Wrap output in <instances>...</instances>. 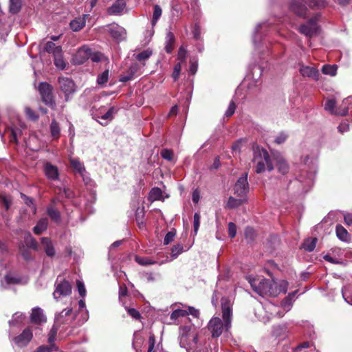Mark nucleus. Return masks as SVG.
Returning a JSON list of instances; mask_svg holds the SVG:
<instances>
[{"label":"nucleus","mask_w":352,"mask_h":352,"mask_svg":"<svg viewBox=\"0 0 352 352\" xmlns=\"http://www.w3.org/2000/svg\"><path fill=\"white\" fill-rule=\"evenodd\" d=\"M249 283L252 289L260 296H277L280 294L278 283L274 280L266 278L250 279Z\"/></svg>","instance_id":"1"},{"label":"nucleus","mask_w":352,"mask_h":352,"mask_svg":"<svg viewBox=\"0 0 352 352\" xmlns=\"http://www.w3.org/2000/svg\"><path fill=\"white\" fill-rule=\"evenodd\" d=\"M180 344L188 351L199 352L201 351V344L198 343V334L188 326L182 328Z\"/></svg>","instance_id":"2"},{"label":"nucleus","mask_w":352,"mask_h":352,"mask_svg":"<svg viewBox=\"0 0 352 352\" xmlns=\"http://www.w3.org/2000/svg\"><path fill=\"white\" fill-rule=\"evenodd\" d=\"M254 160L257 161L255 171L258 174L265 171V166L270 172L274 169L271 157L267 150L264 148L254 153Z\"/></svg>","instance_id":"3"},{"label":"nucleus","mask_w":352,"mask_h":352,"mask_svg":"<svg viewBox=\"0 0 352 352\" xmlns=\"http://www.w3.org/2000/svg\"><path fill=\"white\" fill-rule=\"evenodd\" d=\"M38 89L43 102L51 109H54L56 105L52 86L46 82H42L39 83Z\"/></svg>","instance_id":"4"},{"label":"nucleus","mask_w":352,"mask_h":352,"mask_svg":"<svg viewBox=\"0 0 352 352\" xmlns=\"http://www.w3.org/2000/svg\"><path fill=\"white\" fill-rule=\"evenodd\" d=\"M320 16V14H317L309 19L306 23L301 24L298 28V32L309 38L317 35L319 31L318 21Z\"/></svg>","instance_id":"5"},{"label":"nucleus","mask_w":352,"mask_h":352,"mask_svg":"<svg viewBox=\"0 0 352 352\" xmlns=\"http://www.w3.org/2000/svg\"><path fill=\"white\" fill-rule=\"evenodd\" d=\"M58 83L60 90L64 94L65 100L69 101L70 96L76 91V85L74 82L67 77H59Z\"/></svg>","instance_id":"6"},{"label":"nucleus","mask_w":352,"mask_h":352,"mask_svg":"<svg viewBox=\"0 0 352 352\" xmlns=\"http://www.w3.org/2000/svg\"><path fill=\"white\" fill-rule=\"evenodd\" d=\"M72 285L68 280L65 279L59 280L58 278L55 283V290L53 293L54 298L57 300L60 297L69 296L72 294Z\"/></svg>","instance_id":"7"},{"label":"nucleus","mask_w":352,"mask_h":352,"mask_svg":"<svg viewBox=\"0 0 352 352\" xmlns=\"http://www.w3.org/2000/svg\"><path fill=\"white\" fill-rule=\"evenodd\" d=\"M248 192V173H245L236 181L234 186V193L238 197L245 198Z\"/></svg>","instance_id":"8"},{"label":"nucleus","mask_w":352,"mask_h":352,"mask_svg":"<svg viewBox=\"0 0 352 352\" xmlns=\"http://www.w3.org/2000/svg\"><path fill=\"white\" fill-rule=\"evenodd\" d=\"M225 329L224 323L219 317H213L208 324V329L211 333L212 338L219 337Z\"/></svg>","instance_id":"9"},{"label":"nucleus","mask_w":352,"mask_h":352,"mask_svg":"<svg viewBox=\"0 0 352 352\" xmlns=\"http://www.w3.org/2000/svg\"><path fill=\"white\" fill-rule=\"evenodd\" d=\"M289 10L302 19L307 18L308 15L307 5L302 0H292L289 3Z\"/></svg>","instance_id":"10"},{"label":"nucleus","mask_w":352,"mask_h":352,"mask_svg":"<svg viewBox=\"0 0 352 352\" xmlns=\"http://www.w3.org/2000/svg\"><path fill=\"white\" fill-rule=\"evenodd\" d=\"M221 310L225 329L226 331H228L231 327V318L232 315V309L229 300H226L224 302H221Z\"/></svg>","instance_id":"11"},{"label":"nucleus","mask_w":352,"mask_h":352,"mask_svg":"<svg viewBox=\"0 0 352 352\" xmlns=\"http://www.w3.org/2000/svg\"><path fill=\"white\" fill-rule=\"evenodd\" d=\"M32 337L33 334L32 330L30 327H28L25 329L20 335L14 337L13 340L16 345L22 347L26 346L32 340Z\"/></svg>","instance_id":"12"},{"label":"nucleus","mask_w":352,"mask_h":352,"mask_svg":"<svg viewBox=\"0 0 352 352\" xmlns=\"http://www.w3.org/2000/svg\"><path fill=\"white\" fill-rule=\"evenodd\" d=\"M45 174L49 179L58 180L59 179V172L58 167L50 162H46L44 166Z\"/></svg>","instance_id":"13"},{"label":"nucleus","mask_w":352,"mask_h":352,"mask_svg":"<svg viewBox=\"0 0 352 352\" xmlns=\"http://www.w3.org/2000/svg\"><path fill=\"white\" fill-rule=\"evenodd\" d=\"M300 73L303 77L311 78L315 80L319 79V72L314 67L302 66L300 69Z\"/></svg>","instance_id":"14"},{"label":"nucleus","mask_w":352,"mask_h":352,"mask_svg":"<svg viewBox=\"0 0 352 352\" xmlns=\"http://www.w3.org/2000/svg\"><path fill=\"white\" fill-rule=\"evenodd\" d=\"M91 50L89 47H80L76 52L75 60L78 64H82L89 59Z\"/></svg>","instance_id":"15"},{"label":"nucleus","mask_w":352,"mask_h":352,"mask_svg":"<svg viewBox=\"0 0 352 352\" xmlns=\"http://www.w3.org/2000/svg\"><path fill=\"white\" fill-rule=\"evenodd\" d=\"M139 69V65L138 63H133L128 70L126 74L120 75L119 80L122 82H126L133 79L135 74Z\"/></svg>","instance_id":"16"},{"label":"nucleus","mask_w":352,"mask_h":352,"mask_svg":"<svg viewBox=\"0 0 352 352\" xmlns=\"http://www.w3.org/2000/svg\"><path fill=\"white\" fill-rule=\"evenodd\" d=\"M273 158L276 162V166L278 172L283 175H286L289 170V166L286 160L280 155H275Z\"/></svg>","instance_id":"17"},{"label":"nucleus","mask_w":352,"mask_h":352,"mask_svg":"<svg viewBox=\"0 0 352 352\" xmlns=\"http://www.w3.org/2000/svg\"><path fill=\"white\" fill-rule=\"evenodd\" d=\"M55 200L52 199L51 204L47 208V214L55 223H59L60 221V213L54 206Z\"/></svg>","instance_id":"18"},{"label":"nucleus","mask_w":352,"mask_h":352,"mask_svg":"<svg viewBox=\"0 0 352 352\" xmlns=\"http://www.w3.org/2000/svg\"><path fill=\"white\" fill-rule=\"evenodd\" d=\"M88 16V14H83L82 17L76 18L72 20L69 23L70 28L74 32L82 30L85 25L86 19Z\"/></svg>","instance_id":"19"},{"label":"nucleus","mask_w":352,"mask_h":352,"mask_svg":"<svg viewBox=\"0 0 352 352\" xmlns=\"http://www.w3.org/2000/svg\"><path fill=\"white\" fill-rule=\"evenodd\" d=\"M30 319L32 322L37 324H40L46 321L43 310L41 308L32 309Z\"/></svg>","instance_id":"20"},{"label":"nucleus","mask_w":352,"mask_h":352,"mask_svg":"<svg viewBox=\"0 0 352 352\" xmlns=\"http://www.w3.org/2000/svg\"><path fill=\"white\" fill-rule=\"evenodd\" d=\"M41 245L43 247L45 254L50 257L55 255V250L51 239L48 237L41 238Z\"/></svg>","instance_id":"21"},{"label":"nucleus","mask_w":352,"mask_h":352,"mask_svg":"<svg viewBox=\"0 0 352 352\" xmlns=\"http://www.w3.org/2000/svg\"><path fill=\"white\" fill-rule=\"evenodd\" d=\"M336 102L333 99L328 100L324 106V109L327 111H329L331 113L335 114V115H340V116H345L347 113V110L344 109L342 111V112L338 111L336 109Z\"/></svg>","instance_id":"22"},{"label":"nucleus","mask_w":352,"mask_h":352,"mask_svg":"<svg viewBox=\"0 0 352 352\" xmlns=\"http://www.w3.org/2000/svg\"><path fill=\"white\" fill-rule=\"evenodd\" d=\"M125 7H126L125 0H118L110 8H109L108 13L109 14H119L124 10Z\"/></svg>","instance_id":"23"},{"label":"nucleus","mask_w":352,"mask_h":352,"mask_svg":"<svg viewBox=\"0 0 352 352\" xmlns=\"http://www.w3.org/2000/svg\"><path fill=\"white\" fill-rule=\"evenodd\" d=\"M175 37L174 34L172 32H168L166 34V43H165V51L168 54H171L175 47Z\"/></svg>","instance_id":"24"},{"label":"nucleus","mask_w":352,"mask_h":352,"mask_svg":"<svg viewBox=\"0 0 352 352\" xmlns=\"http://www.w3.org/2000/svg\"><path fill=\"white\" fill-rule=\"evenodd\" d=\"M247 199L243 197L234 198L230 196L228 200V202L225 206L226 208L234 209L241 206L243 204L246 202Z\"/></svg>","instance_id":"25"},{"label":"nucleus","mask_w":352,"mask_h":352,"mask_svg":"<svg viewBox=\"0 0 352 352\" xmlns=\"http://www.w3.org/2000/svg\"><path fill=\"white\" fill-rule=\"evenodd\" d=\"M48 227V219L46 217L39 219L33 228L35 234L39 235L47 230Z\"/></svg>","instance_id":"26"},{"label":"nucleus","mask_w":352,"mask_h":352,"mask_svg":"<svg viewBox=\"0 0 352 352\" xmlns=\"http://www.w3.org/2000/svg\"><path fill=\"white\" fill-rule=\"evenodd\" d=\"M30 249V248H28V247L25 245L23 243H20L19 245V253L25 261H31L34 259V257Z\"/></svg>","instance_id":"27"},{"label":"nucleus","mask_w":352,"mask_h":352,"mask_svg":"<svg viewBox=\"0 0 352 352\" xmlns=\"http://www.w3.org/2000/svg\"><path fill=\"white\" fill-rule=\"evenodd\" d=\"M23 244L28 247V248L32 249L34 251H37L38 250V243L37 241L31 235L30 232L28 233L25 236Z\"/></svg>","instance_id":"28"},{"label":"nucleus","mask_w":352,"mask_h":352,"mask_svg":"<svg viewBox=\"0 0 352 352\" xmlns=\"http://www.w3.org/2000/svg\"><path fill=\"white\" fill-rule=\"evenodd\" d=\"M50 133L54 140H58L60 135V128L56 120H52L50 126Z\"/></svg>","instance_id":"29"},{"label":"nucleus","mask_w":352,"mask_h":352,"mask_svg":"<svg viewBox=\"0 0 352 352\" xmlns=\"http://www.w3.org/2000/svg\"><path fill=\"white\" fill-rule=\"evenodd\" d=\"M22 7L21 0H10L9 12L12 14H18Z\"/></svg>","instance_id":"30"},{"label":"nucleus","mask_w":352,"mask_h":352,"mask_svg":"<svg viewBox=\"0 0 352 352\" xmlns=\"http://www.w3.org/2000/svg\"><path fill=\"white\" fill-rule=\"evenodd\" d=\"M317 238H308L302 244V248L307 252H312L316 245Z\"/></svg>","instance_id":"31"},{"label":"nucleus","mask_w":352,"mask_h":352,"mask_svg":"<svg viewBox=\"0 0 352 352\" xmlns=\"http://www.w3.org/2000/svg\"><path fill=\"white\" fill-rule=\"evenodd\" d=\"M337 236L343 241L348 240L349 233L347 230L341 225H337L336 228Z\"/></svg>","instance_id":"32"},{"label":"nucleus","mask_w":352,"mask_h":352,"mask_svg":"<svg viewBox=\"0 0 352 352\" xmlns=\"http://www.w3.org/2000/svg\"><path fill=\"white\" fill-rule=\"evenodd\" d=\"M337 66L336 65H324L322 68V72L324 74L334 76L337 72Z\"/></svg>","instance_id":"33"},{"label":"nucleus","mask_w":352,"mask_h":352,"mask_svg":"<svg viewBox=\"0 0 352 352\" xmlns=\"http://www.w3.org/2000/svg\"><path fill=\"white\" fill-rule=\"evenodd\" d=\"M135 261L141 265H149L157 263V261L151 259L148 257H141L136 256Z\"/></svg>","instance_id":"34"},{"label":"nucleus","mask_w":352,"mask_h":352,"mask_svg":"<svg viewBox=\"0 0 352 352\" xmlns=\"http://www.w3.org/2000/svg\"><path fill=\"white\" fill-rule=\"evenodd\" d=\"M162 9L160 6L155 5L153 8V14L151 20V24L153 26L155 25L157 21L162 15Z\"/></svg>","instance_id":"35"},{"label":"nucleus","mask_w":352,"mask_h":352,"mask_svg":"<svg viewBox=\"0 0 352 352\" xmlns=\"http://www.w3.org/2000/svg\"><path fill=\"white\" fill-rule=\"evenodd\" d=\"M70 163L72 167L80 174H82V173L85 171V168L83 164L80 162L78 160L72 159L70 160Z\"/></svg>","instance_id":"36"},{"label":"nucleus","mask_w":352,"mask_h":352,"mask_svg":"<svg viewBox=\"0 0 352 352\" xmlns=\"http://www.w3.org/2000/svg\"><path fill=\"white\" fill-rule=\"evenodd\" d=\"M21 197L23 199V200L24 201L25 204L31 208V209H32L33 212L36 213V206H35V204L34 203V199L30 197H28L27 195H25L23 193H21Z\"/></svg>","instance_id":"37"},{"label":"nucleus","mask_w":352,"mask_h":352,"mask_svg":"<svg viewBox=\"0 0 352 352\" xmlns=\"http://www.w3.org/2000/svg\"><path fill=\"white\" fill-rule=\"evenodd\" d=\"M144 214H145L144 207H142V208L138 207L137 208V210L135 211V220L139 225L144 223L143 219L144 217Z\"/></svg>","instance_id":"38"},{"label":"nucleus","mask_w":352,"mask_h":352,"mask_svg":"<svg viewBox=\"0 0 352 352\" xmlns=\"http://www.w3.org/2000/svg\"><path fill=\"white\" fill-rule=\"evenodd\" d=\"M188 316L187 310L184 309H176L173 311L170 314L171 320H177L179 318L186 317Z\"/></svg>","instance_id":"39"},{"label":"nucleus","mask_w":352,"mask_h":352,"mask_svg":"<svg viewBox=\"0 0 352 352\" xmlns=\"http://www.w3.org/2000/svg\"><path fill=\"white\" fill-rule=\"evenodd\" d=\"M150 197L154 200H160L162 197V191L158 187H155L150 191Z\"/></svg>","instance_id":"40"},{"label":"nucleus","mask_w":352,"mask_h":352,"mask_svg":"<svg viewBox=\"0 0 352 352\" xmlns=\"http://www.w3.org/2000/svg\"><path fill=\"white\" fill-rule=\"evenodd\" d=\"M152 55V51L150 50H146L138 54L136 56V59L138 61H143L148 59L150 56Z\"/></svg>","instance_id":"41"},{"label":"nucleus","mask_w":352,"mask_h":352,"mask_svg":"<svg viewBox=\"0 0 352 352\" xmlns=\"http://www.w3.org/2000/svg\"><path fill=\"white\" fill-rule=\"evenodd\" d=\"M109 79V70L106 69L98 76L97 82L100 85H105Z\"/></svg>","instance_id":"42"},{"label":"nucleus","mask_w":352,"mask_h":352,"mask_svg":"<svg viewBox=\"0 0 352 352\" xmlns=\"http://www.w3.org/2000/svg\"><path fill=\"white\" fill-rule=\"evenodd\" d=\"M184 251V247L182 244L174 245L171 248V257L173 258H177Z\"/></svg>","instance_id":"43"},{"label":"nucleus","mask_w":352,"mask_h":352,"mask_svg":"<svg viewBox=\"0 0 352 352\" xmlns=\"http://www.w3.org/2000/svg\"><path fill=\"white\" fill-rule=\"evenodd\" d=\"M25 113L27 116V118L32 121H36L38 119V116L36 114V113L30 107H25Z\"/></svg>","instance_id":"44"},{"label":"nucleus","mask_w":352,"mask_h":352,"mask_svg":"<svg viewBox=\"0 0 352 352\" xmlns=\"http://www.w3.org/2000/svg\"><path fill=\"white\" fill-rule=\"evenodd\" d=\"M255 230L252 227H247L245 230V237L250 241H252L255 238Z\"/></svg>","instance_id":"45"},{"label":"nucleus","mask_w":352,"mask_h":352,"mask_svg":"<svg viewBox=\"0 0 352 352\" xmlns=\"http://www.w3.org/2000/svg\"><path fill=\"white\" fill-rule=\"evenodd\" d=\"M175 234L176 230L175 229H173L172 230L169 231L164 237V245H168L170 242H172L174 240Z\"/></svg>","instance_id":"46"},{"label":"nucleus","mask_w":352,"mask_h":352,"mask_svg":"<svg viewBox=\"0 0 352 352\" xmlns=\"http://www.w3.org/2000/svg\"><path fill=\"white\" fill-rule=\"evenodd\" d=\"M0 202L4 206L6 210H8L12 204V200L5 195H0Z\"/></svg>","instance_id":"47"},{"label":"nucleus","mask_w":352,"mask_h":352,"mask_svg":"<svg viewBox=\"0 0 352 352\" xmlns=\"http://www.w3.org/2000/svg\"><path fill=\"white\" fill-rule=\"evenodd\" d=\"M187 56V51L184 46L179 48L177 54V59L181 62H185Z\"/></svg>","instance_id":"48"},{"label":"nucleus","mask_w":352,"mask_h":352,"mask_svg":"<svg viewBox=\"0 0 352 352\" xmlns=\"http://www.w3.org/2000/svg\"><path fill=\"white\" fill-rule=\"evenodd\" d=\"M200 219L201 216L199 213L196 212L194 214V221H193V229H194V234H197L199 226H200Z\"/></svg>","instance_id":"49"},{"label":"nucleus","mask_w":352,"mask_h":352,"mask_svg":"<svg viewBox=\"0 0 352 352\" xmlns=\"http://www.w3.org/2000/svg\"><path fill=\"white\" fill-rule=\"evenodd\" d=\"M236 107L235 102L233 100L230 101L228 108L225 113V116L227 118L231 117L234 113Z\"/></svg>","instance_id":"50"},{"label":"nucleus","mask_w":352,"mask_h":352,"mask_svg":"<svg viewBox=\"0 0 352 352\" xmlns=\"http://www.w3.org/2000/svg\"><path fill=\"white\" fill-rule=\"evenodd\" d=\"M181 70H182L181 63H178L175 65L174 70L172 74V77H173L174 81H177L179 79Z\"/></svg>","instance_id":"51"},{"label":"nucleus","mask_w":352,"mask_h":352,"mask_svg":"<svg viewBox=\"0 0 352 352\" xmlns=\"http://www.w3.org/2000/svg\"><path fill=\"white\" fill-rule=\"evenodd\" d=\"M161 156L165 160L171 161L173 158V153L171 150L164 148L161 151Z\"/></svg>","instance_id":"52"},{"label":"nucleus","mask_w":352,"mask_h":352,"mask_svg":"<svg viewBox=\"0 0 352 352\" xmlns=\"http://www.w3.org/2000/svg\"><path fill=\"white\" fill-rule=\"evenodd\" d=\"M54 65L61 69H64L65 67V63L63 58V56H56V57H54Z\"/></svg>","instance_id":"53"},{"label":"nucleus","mask_w":352,"mask_h":352,"mask_svg":"<svg viewBox=\"0 0 352 352\" xmlns=\"http://www.w3.org/2000/svg\"><path fill=\"white\" fill-rule=\"evenodd\" d=\"M288 138V135H287L284 132L280 133L274 139V142L277 144H280L284 143Z\"/></svg>","instance_id":"54"},{"label":"nucleus","mask_w":352,"mask_h":352,"mask_svg":"<svg viewBox=\"0 0 352 352\" xmlns=\"http://www.w3.org/2000/svg\"><path fill=\"white\" fill-rule=\"evenodd\" d=\"M127 313L130 316L135 320H140L141 318L140 313L135 308H128Z\"/></svg>","instance_id":"55"},{"label":"nucleus","mask_w":352,"mask_h":352,"mask_svg":"<svg viewBox=\"0 0 352 352\" xmlns=\"http://www.w3.org/2000/svg\"><path fill=\"white\" fill-rule=\"evenodd\" d=\"M228 234L232 239L234 238L236 234V226L232 222L228 223Z\"/></svg>","instance_id":"56"},{"label":"nucleus","mask_w":352,"mask_h":352,"mask_svg":"<svg viewBox=\"0 0 352 352\" xmlns=\"http://www.w3.org/2000/svg\"><path fill=\"white\" fill-rule=\"evenodd\" d=\"M117 110L114 107H111L103 116H101L102 119L104 120H111L113 118V114L116 113Z\"/></svg>","instance_id":"57"},{"label":"nucleus","mask_w":352,"mask_h":352,"mask_svg":"<svg viewBox=\"0 0 352 352\" xmlns=\"http://www.w3.org/2000/svg\"><path fill=\"white\" fill-rule=\"evenodd\" d=\"M77 288L79 293V295L81 297H85L86 295V289L84 285V283L80 280H78L76 281Z\"/></svg>","instance_id":"58"},{"label":"nucleus","mask_w":352,"mask_h":352,"mask_svg":"<svg viewBox=\"0 0 352 352\" xmlns=\"http://www.w3.org/2000/svg\"><path fill=\"white\" fill-rule=\"evenodd\" d=\"M155 344V336L153 334H152L148 338V352H155L154 351Z\"/></svg>","instance_id":"59"},{"label":"nucleus","mask_w":352,"mask_h":352,"mask_svg":"<svg viewBox=\"0 0 352 352\" xmlns=\"http://www.w3.org/2000/svg\"><path fill=\"white\" fill-rule=\"evenodd\" d=\"M57 334V329L53 327L50 332L49 338H48V342L51 344H54L53 342L55 340L56 336Z\"/></svg>","instance_id":"60"},{"label":"nucleus","mask_w":352,"mask_h":352,"mask_svg":"<svg viewBox=\"0 0 352 352\" xmlns=\"http://www.w3.org/2000/svg\"><path fill=\"white\" fill-rule=\"evenodd\" d=\"M54 347H55L54 344L50 346L42 345L40 346L35 352H51Z\"/></svg>","instance_id":"61"},{"label":"nucleus","mask_w":352,"mask_h":352,"mask_svg":"<svg viewBox=\"0 0 352 352\" xmlns=\"http://www.w3.org/2000/svg\"><path fill=\"white\" fill-rule=\"evenodd\" d=\"M281 306L285 309H289L290 307L292 306L290 297H285L281 302Z\"/></svg>","instance_id":"62"},{"label":"nucleus","mask_w":352,"mask_h":352,"mask_svg":"<svg viewBox=\"0 0 352 352\" xmlns=\"http://www.w3.org/2000/svg\"><path fill=\"white\" fill-rule=\"evenodd\" d=\"M198 64L196 61L190 60V67L189 71L191 74L194 75L197 71Z\"/></svg>","instance_id":"63"},{"label":"nucleus","mask_w":352,"mask_h":352,"mask_svg":"<svg viewBox=\"0 0 352 352\" xmlns=\"http://www.w3.org/2000/svg\"><path fill=\"white\" fill-rule=\"evenodd\" d=\"M338 131L340 133H344L349 130V125L347 123H341L338 127Z\"/></svg>","instance_id":"64"}]
</instances>
